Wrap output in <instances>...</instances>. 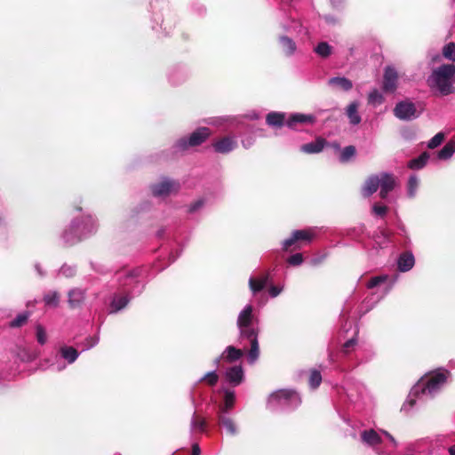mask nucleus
<instances>
[{"label":"nucleus","mask_w":455,"mask_h":455,"mask_svg":"<svg viewBox=\"0 0 455 455\" xmlns=\"http://www.w3.org/2000/svg\"><path fill=\"white\" fill-rule=\"evenodd\" d=\"M236 325L239 330L241 342L248 341L251 348L247 359L250 364H253L259 356L258 336L259 333V319L253 313V307L247 304L238 314Z\"/></svg>","instance_id":"f257e3e1"},{"label":"nucleus","mask_w":455,"mask_h":455,"mask_svg":"<svg viewBox=\"0 0 455 455\" xmlns=\"http://www.w3.org/2000/svg\"><path fill=\"white\" fill-rule=\"evenodd\" d=\"M449 376L450 371L448 370L440 369L423 377L412 387L403 409L407 410V406L412 407L416 403L414 396L421 400L424 397L431 398L435 396L444 386Z\"/></svg>","instance_id":"f03ea898"},{"label":"nucleus","mask_w":455,"mask_h":455,"mask_svg":"<svg viewBox=\"0 0 455 455\" xmlns=\"http://www.w3.org/2000/svg\"><path fill=\"white\" fill-rule=\"evenodd\" d=\"M97 229V220L90 214L83 215L72 220L62 238L65 243L73 244L96 233Z\"/></svg>","instance_id":"7ed1b4c3"},{"label":"nucleus","mask_w":455,"mask_h":455,"mask_svg":"<svg viewBox=\"0 0 455 455\" xmlns=\"http://www.w3.org/2000/svg\"><path fill=\"white\" fill-rule=\"evenodd\" d=\"M455 66L445 64L435 68L427 78L428 86L441 95H449L454 92L453 83Z\"/></svg>","instance_id":"20e7f679"},{"label":"nucleus","mask_w":455,"mask_h":455,"mask_svg":"<svg viewBox=\"0 0 455 455\" xmlns=\"http://www.w3.org/2000/svg\"><path fill=\"white\" fill-rule=\"evenodd\" d=\"M140 268L122 269L116 273V280L121 291L132 295L140 294L144 289V283L140 280Z\"/></svg>","instance_id":"39448f33"},{"label":"nucleus","mask_w":455,"mask_h":455,"mask_svg":"<svg viewBox=\"0 0 455 455\" xmlns=\"http://www.w3.org/2000/svg\"><path fill=\"white\" fill-rule=\"evenodd\" d=\"M301 403L299 395L291 389L273 392L267 399V406L273 411L293 410Z\"/></svg>","instance_id":"423d86ee"},{"label":"nucleus","mask_w":455,"mask_h":455,"mask_svg":"<svg viewBox=\"0 0 455 455\" xmlns=\"http://www.w3.org/2000/svg\"><path fill=\"white\" fill-rule=\"evenodd\" d=\"M360 435L362 442L367 446L371 447L379 455H389L391 452V451L381 449L380 445L383 443L382 435L388 439L392 450L396 449L398 446V443L394 436L385 430L365 429L361 432Z\"/></svg>","instance_id":"0eeeda50"},{"label":"nucleus","mask_w":455,"mask_h":455,"mask_svg":"<svg viewBox=\"0 0 455 455\" xmlns=\"http://www.w3.org/2000/svg\"><path fill=\"white\" fill-rule=\"evenodd\" d=\"M211 134L209 128L201 127L193 132L189 137L180 139L174 145L176 151L187 150L190 147L201 145Z\"/></svg>","instance_id":"6e6552de"},{"label":"nucleus","mask_w":455,"mask_h":455,"mask_svg":"<svg viewBox=\"0 0 455 455\" xmlns=\"http://www.w3.org/2000/svg\"><path fill=\"white\" fill-rule=\"evenodd\" d=\"M180 186L176 181L164 178L159 182L152 185L151 190L155 196L165 197L177 192Z\"/></svg>","instance_id":"1a4fd4ad"},{"label":"nucleus","mask_w":455,"mask_h":455,"mask_svg":"<svg viewBox=\"0 0 455 455\" xmlns=\"http://www.w3.org/2000/svg\"><path fill=\"white\" fill-rule=\"evenodd\" d=\"M316 235L315 228H309L305 230H295L291 235L283 242V249L287 251L291 245H294L299 241L310 242Z\"/></svg>","instance_id":"9d476101"},{"label":"nucleus","mask_w":455,"mask_h":455,"mask_svg":"<svg viewBox=\"0 0 455 455\" xmlns=\"http://www.w3.org/2000/svg\"><path fill=\"white\" fill-rule=\"evenodd\" d=\"M394 114L400 120H411L417 116L414 103L408 100L397 103L394 108Z\"/></svg>","instance_id":"9b49d317"},{"label":"nucleus","mask_w":455,"mask_h":455,"mask_svg":"<svg viewBox=\"0 0 455 455\" xmlns=\"http://www.w3.org/2000/svg\"><path fill=\"white\" fill-rule=\"evenodd\" d=\"M397 280V276L390 277L387 275H380L371 277L367 283L368 289H373L384 285V295L387 294Z\"/></svg>","instance_id":"f8f14e48"},{"label":"nucleus","mask_w":455,"mask_h":455,"mask_svg":"<svg viewBox=\"0 0 455 455\" xmlns=\"http://www.w3.org/2000/svg\"><path fill=\"white\" fill-rule=\"evenodd\" d=\"M133 296L124 291L114 293L110 302V313L115 314L124 309Z\"/></svg>","instance_id":"ddd939ff"},{"label":"nucleus","mask_w":455,"mask_h":455,"mask_svg":"<svg viewBox=\"0 0 455 455\" xmlns=\"http://www.w3.org/2000/svg\"><path fill=\"white\" fill-rule=\"evenodd\" d=\"M243 355V350L236 348L234 346H228L220 355L214 360V363L217 367L220 366V361L227 363H235L242 358Z\"/></svg>","instance_id":"4468645a"},{"label":"nucleus","mask_w":455,"mask_h":455,"mask_svg":"<svg viewBox=\"0 0 455 455\" xmlns=\"http://www.w3.org/2000/svg\"><path fill=\"white\" fill-rule=\"evenodd\" d=\"M398 74L395 68L387 66L383 76V90L394 92L397 87Z\"/></svg>","instance_id":"2eb2a0df"},{"label":"nucleus","mask_w":455,"mask_h":455,"mask_svg":"<svg viewBox=\"0 0 455 455\" xmlns=\"http://www.w3.org/2000/svg\"><path fill=\"white\" fill-rule=\"evenodd\" d=\"M316 120L315 116L311 114L294 113L286 120L285 124L291 129H296L298 124H314Z\"/></svg>","instance_id":"dca6fc26"},{"label":"nucleus","mask_w":455,"mask_h":455,"mask_svg":"<svg viewBox=\"0 0 455 455\" xmlns=\"http://www.w3.org/2000/svg\"><path fill=\"white\" fill-rule=\"evenodd\" d=\"M226 381L233 387L239 386L244 379V373L241 365L229 367L225 371Z\"/></svg>","instance_id":"f3484780"},{"label":"nucleus","mask_w":455,"mask_h":455,"mask_svg":"<svg viewBox=\"0 0 455 455\" xmlns=\"http://www.w3.org/2000/svg\"><path fill=\"white\" fill-rule=\"evenodd\" d=\"M237 146V142L235 137H224L219 140H216L212 147L215 152L220 154H228L233 151Z\"/></svg>","instance_id":"a211bd4d"},{"label":"nucleus","mask_w":455,"mask_h":455,"mask_svg":"<svg viewBox=\"0 0 455 455\" xmlns=\"http://www.w3.org/2000/svg\"><path fill=\"white\" fill-rule=\"evenodd\" d=\"M379 187L380 192L379 196L381 198H386L390 191H392L395 187V177L387 172H382L379 174Z\"/></svg>","instance_id":"6ab92c4d"},{"label":"nucleus","mask_w":455,"mask_h":455,"mask_svg":"<svg viewBox=\"0 0 455 455\" xmlns=\"http://www.w3.org/2000/svg\"><path fill=\"white\" fill-rule=\"evenodd\" d=\"M222 391L224 393V401L219 405L217 414H228L229 411L235 406V391L228 388H222Z\"/></svg>","instance_id":"aec40b11"},{"label":"nucleus","mask_w":455,"mask_h":455,"mask_svg":"<svg viewBox=\"0 0 455 455\" xmlns=\"http://www.w3.org/2000/svg\"><path fill=\"white\" fill-rule=\"evenodd\" d=\"M415 264V259L411 251L403 252L397 259V267L399 271L407 272L411 270Z\"/></svg>","instance_id":"412c9836"},{"label":"nucleus","mask_w":455,"mask_h":455,"mask_svg":"<svg viewBox=\"0 0 455 455\" xmlns=\"http://www.w3.org/2000/svg\"><path fill=\"white\" fill-rule=\"evenodd\" d=\"M68 305L75 308L80 307L85 299V291L79 288H74L68 291Z\"/></svg>","instance_id":"4be33fe9"},{"label":"nucleus","mask_w":455,"mask_h":455,"mask_svg":"<svg viewBox=\"0 0 455 455\" xmlns=\"http://www.w3.org/2000/svg\"><path fill=\"white\" fill-rule=\"evenodd\" d=\"M379 175H371L370 176L363 188H362V194L364 197H369L370 196H371L373 193H375L379 187Z\"/></svg>","instance_id":"5701e85b"},{"label":"nucleus","mask_w":455,"mask_h":455,"mask_svg":"<svg viewBox=\"0 0 455 455\" xmlns=\"http://www.w3.org/2000/svg\"><path fill=\"white\" fill-rule=\"evenodd\" d=\"M219 424L226 428L227 432L231 435L237 434V427L234 419L228 414H217Z\"/></svg>","instance_id":"b1692460"},{"label":"nucleus","mask_w":455,"mask_h":455,"mask_svg":"<svg viewBox=\"0 0 455 455\" xmlns=\"http://www.w3.org/2000/svg\"><path fill=\"white\" fill-rule=\"evenodd\" d=\"M325 144L324 139L318 138L315 141L302 145L300 150L306 154H317L323 149Z\"/></svg>","instance_id":"393cba45"},{"label":"nucleus","mask_w":455,"mask_h":455,"mask_svg":"<svg viewBox=\"0 0 455 455\" xmlns=\"http://www.w3.org/2000/svg\"><path fill=\"white\" fill-rule=\"evenodd\" d=\"M269 276L268 275H264L259 278L250 277L249 278V287L253 294H256L262 291L268 283Z\"/></svg>","instance_id":"a878e982"},{"label":"nucleus","mask_w":455,"mask_h":455,"mask_svg":"<svg viewBox=\"0 0 455 455\" xmlns=\"http://www.w3.org/2000/svg\"><path fill=\"white\" fill-rule=\"evenodd\" d=\"M328 84L333 88L340 89L345 92L350 91L353 87V84L349 79L340 76L330 78Z\"/></svg>","instance_id":"bb28decb"},{"label":"nucleus","mask_w":455,"mask_h":455,"mask_svg":"<svg viewBox=\"0 0 455 455\" xmlns=\"http://www.w3.org/2000/svg\"><path fill=\"white\" fill-rule=\"evenodd\" d=\"M279 44L283 52L286 56H292L297 50L295 42L286 36H282L279 37Z\"/></svg>","instance_id":"cd10ccee"},{"label":"nucleus","mask_w":455,"mask_h":455,"mask_svg":"<svg viewBox=\"0 0 455 455\" xmlns=\"http://www.w3.org/2000/svg\"><path fill=\"white\" fill-rule=\"evenodd\" d=\"M359 104L356 101L351 102L346 109V114L349 119V123L357 125L361 123V116L358 113Z\"/></svg>","instance_id":"c85d7f7f"},{"label":"nucleus","mask_w":455,"mask_h":455,"mask_svg":"<svg viewBox=\"0 0 455 455\" xmlns=\"http://www.w3.org/2000/svg\"><path fill=\"white\" fill-rule=\"evenodd\" d=\"M266 121L269 126L281 127L286 122L285 114L280 112H271L267 114Z\"/></svg>","instance_id":"c756f323"},{"label":"nucleus","mask_w":455,"mask_h":455,"mask_svg":"<svg viewBox=\"0 0 455 455\" xmlns=\"http://www.w3.org/2000/svg\"><path fill=\"white\" fill-rule=\"evenodd\" d=\"M60 355L68 363H73L77 359L79 353L72 347H62L60 349Z\"/></svg>","instance_id":"7c9ffc66"},{"label":"nucleus","mask_w":455,"mask_h":455,"mask_svg":"<svg viewBox=\"0 0 455 455\" xmlns=\"http://www.w3.org/2000/svg\"><path fill=\"white\" fill-rule=\"evenodd\" d=\"M283 28L287 32H295L297 34H307V29L301 25V23L299 20H291L290 23H283L282 24Z\"/></svg>","instance_id":"2f4dec72"},{"label":"nucleus","mask_w":455,"mask_h":455,"mask_svg":"<svg viewBox=\"0 0 455 455\" xmlns=\"http://www.w3.org/2000/svg\"><path fill=\"white\" fill-rule=\"evenodd\" d=\"M428 157L427 153H423L419 157L411 159L408 163V167L416 170L421 169L427 164Z\"/></svg>","instance_id":"473e14b6"},{"label":"nucleus","mask_w":455,"mask_h":455,"mask_svg":"<svg viewBox=\"0 0 455 455\" xmlns=\"http://www.w3.org/2000/svg\"><path fill=\"white\" fill-rule=\"evenodd\" d=\"M205 426L206 422L204 419L200 418L196 416V413H194L190 423L191 431L204 432L205 429Z\"/></svg>","instance_id":"72a5a7b5"},{"label":"nucleus","mask_w":455,"mask_h":455,"mask_svg":"<svg viewBox=\"0 0 455 455\" xmlns=\"http://www.w3.org/2000/svg\"><path fill=\"white\" fill-rule=\"evenodd\" d=\"M44 301L46 306L56 307L60 302V294L56 291H49L44 296Z\"/></svg>","instance_id":"f704fd0d"},{"label":"nucleus","mask_w":455,"mask_h":455,"mask_svg":"<svg viewBox=\"0 0 455 455\" xmlns=\"http://www.w3.org/2000/svg\"><path fill=\"white\" fill-rule=\"evenodd\" d=\"M331 46L326 42L319 43L315 48V52L322 58L329 57L331 54Z\"/></svg>","instance_id":"c9c22d12"},{"label":"nucleus","mask_w":455,"mask_h":455,"mask_svg":"<svg viewBox=\"0 0 455 455\" xmlns=\"http://www.w3.org/2000/svg\"><path fill=\"white\" fill-rule=\"evenodd\" d=\"M419 179L416 175H411L407 184V194L409 197H414L419 188Z\"/></svg>","instance_id":"e433bc0d"},{"label":"nucleus","mask_w":455,"mask_h":455,"mask_svg":"<svg viewBox=\"0 0 455 455\" xmlns=\"http://www.w3.org/2000/svg\"><path fill=\"white\" fill-rule=\"evenodd\" d=\"M356 154V149L354 146H347L345 147L339 155V161L341 163H347L350 159H352Z\"/></svg>","instance_id":"4c0bfd02"},{"label":"nucleus","mask_w":455,"mask_h":455,"mask_svg":"<svg viewBox=\"0 0 455 455\" xmlns=\"http://www.w3.org/2000/svg\"><path fill=\"white\" fill-rule=\"evenodd\" d=\"M384 101L383 95L377 89H373L369 92L368 102L369 104L377 106L382 104Z\"/></svg>","instance_id":"58836bf2"},{"label":"nucleus","mask_w":455,"mask_h":455,"mask_svg":"<svg viewBox=\"0 0 455 455\" xmlns=\"http://www.w3.org/2000/svg\"><path fill=\"white\" fill-rule=\"evenodd\" d=\"M454 152L455 148L453 145L448 143L438 152V158L442 160L449 159Z\"/></svg>","instance_id":"ea45409f"},{"label":"nucleus","mask_w":455,"mask_h":455,"mask_svg":"<svg viewBox=\"0 0 455 455\" xmlns=\"http://www.w3.org/2000/svg\"><path fill=\"white\" fill-rule=\"evenodd\" d=\"M443 56L449 60L455 61V44L454 43H449L443 46Z\"/></svg>","instance_id":"a19ab883"},{"label":"nucleus","mask_w":455,"mask_h":455,"mask_svg":"<svg viewBox=\"0 0 455 455\" xmlns=\"http://www.w3.org/2000/svg\"><path fill=\"white\" fill-rule=\"evenodd\" d=\"M76 269L75 266L64 264L58 272L59 276L72 277L76 275Z\"/></svg>","instance_id":"79ce46f5"},{"label":"nucleus","mask_w":455,"mask_h":455,"mask_svg":"<svg viewBox=\"0 0 455 455\" xmlns=\"http://www.w3.org/2000/svg\"><path fill=\"white\" fill-rule=\"evenodd\" d=\"M36 340L40 345H44L47 341V334L45 329L41 325L36 326Z\"/></svg>","instance_id":"37998d69"},{"label":"nucleus","mask_w":455,"mask_h":455,"mask_svg":"<svg viewBox=\"0 0 455 455\" xmlns=\"http://www.w3.org/2000/svg\"><path fill=\"white\" fill-rule=\"evenodd\" d=\"M322 381L321 373L318 371H312L309 377V385L312 388L319 387Z\"/></svg>","instance_id":"c03bdc74"},{"label":"nucleus","mask_w":455,"mask_h":455,"mask_svg":"<svg viewBox=\"0 0 455 455\" xmlns=\"http://www.w3.org/2000/svg\"><path fill=\"white\" fill-rule=\"evenodd\" d=\"M219 380V376L216 373V371H212L207 372L200 381H206L210 386H214L217 384Z\"/></svg>","instance_id":"a18cd8bd"},{"label":"nucleus","mask_w":455,"mask_h":455,"mask_svg":"<svg viewBox=\"0 0 455 455\" xmlns=\"http://www.w3.org/2000/svg\"><path fill=\"white\" fill-rule=\"evenodd\" d=\"M28 318V314H27V313L20 314L11 322L10 325L12 327H20L27 322Z\"/></svg>","instance_id":"49530a36"},{"label":"nucleus","mask_w":455,"mask_h":455,"mask_svg":"<svg viewBox=\"0 0 455 455\" xmlns=\"http://www.w3.org/2000/svg\"><path fill=\"white\" fill-rule=\"evenodd\" d=\"M444 136L442 132H438L435 134L428 142L427 146L429 148H435L442 144L443 141Z\"/></svg>","instance_id":"de8ad7c7"},{"label":"nucleus","mask_w":455,"mask_h":455,"mask_svg":"<svg viewBox=\"0 0 455 455\" xmlns=\"http://www.w3.org/2000/svg\"><path fill=\"white\" fill-rule=\"evenodd\" d=\"M303 262V256L301 253H295L288 259V263L292 266H299Z\"/></svg>","instance_id":"09e8293b"},{"label":"nucleus","mask_w":455,"mask_h":455,"mask_svg":"<svg viewBox=\"0 0 455 455\" xmlns=\"http://www.w3.org/2000/svg\"><path fill=\"white\" fill-rule=\"evenodd\" d=\"M356 345V339L352 338V339H349L347 341L345 342V344L343 345V347H342V352L344 354H348L350 353L354 347H355Z\"/></svg>","instance_id":"8fccbe9b"},{"label":"nucleus","mask_w":455,"mask_h":455,"mask_svg":"<svg viewBox=\"0 0 455 455\" xmlns=\"http://www.w3.org/2000/svg\"><path fill=\"white\" fill-rule=\"evenodd\" d=\"M379 232L380 234L379 238H382L383 241H377V243H379V245H383V244H385L386 243H387L389 241V237L391 235V233L388 230H386L384 228L379 229Z\"/></svg>","instance_id":"3c124183"},{"label":"nucleus","mask_w":455,"mask_h":455,"mask_svg":"<svg viewBox=\"0 0 455 455\" xmlns=\"http://www.w3.org/2000/svg\"><path fill=\"white\" fill-rule=\"evenodd\" d=\"M204 205V201L203 199H198L189 205L188 212L191 213L196 212L198 210H200Z\"/></svg>","instance_id":"603ef678"},{"label":"nucleus","mask_w":455,"mask_h":455,"mask_svg":"<svg viewBox=\"0 0 455 455\" xmlns=\"http://www.w3.org/2000/svg\"><path fill=\"white\" fill-rule=\"evenodd\" d=\"M372 211L376 215L384 216L387 212V207L385 205L374 204Z\"/></svg>","instance_id":"864d4df0"},{"label":"nucleus","mask_w":455,"mask_h":455,"mask_svg":"<svg viewBox=\"0 0 455 455\" xmlns=\"http://www.w3.org/2000/svg\"><path fill=\"white\" fill-rule=\"evenodd\" d=\"M283 290V286L272 285L268 289V293L271 298H276Z\"/></svg>","instance_id":"5fc2aeb1"},{"label":"nucleus","mask_w":455,"mask_h":455,"mask_svg":"<svg viewBox=\"0 0 455 455\" xmlns=\"http://www.w3.org/2000/svg\"><path fill=\"white\" fill-rule=\"evenodd\" d=\"M254 143V140L251 137L246 138L242 140V145L244 148H250Z\"/></svg>","instance_id":"6e6d98bb"},{"label":"nucleus","mask_w":455,"mask_h":455,"mask_svg":"<svg viewBox=\"0 0 455 455\" xmlns=\"http://www.w3.org/2000/svg\"><path fill=\"white\" fill-rule=\"evenodd\" d=\"M331 4L335 9H341L344 6L345 0H330Z\"/></svg>","instance_id":"4d7b16f0"},{"label":"nucleus","mask_w":455,"mask_h":455,"mask_svg":"<svg viewBox=\"0 0 455 455\" xmlns=\"http://www.w3.org/2000/svg\"><path fill=\"white\" fill-rule=\"evenodd\" d=\"M323 20H325L326 23H328L330 25H334V24L338 23V19L331 15L323 16Z\"/></svg>","instance_id":"13d9d810"},{"label":"nucleus","mask_w":455,"mask_h":455,"mask_svg":"<svg viewBox=\"0 0 455 455\" xmlns=\"http://www.w3.org/2000/svg\"><path fill=\"white\" fill-rule=\"evenodd\" d=\"M87 341H88V346L86 347L85 349L93 347L98 343L99 339L97 338H90L89 339H87Z\"/></svg>","instance_id":"bf43d9fd"},{"label":"nucleus","mask_w":455,"mask_h":455,"mask_svg":"<svg viewBox=\"0 0 455 455\" xmlns=\"http://www.w3.org/2000/svg\"><path fill=\"white\" fill-rule=\"evenodd\" d=\"M200 454H201V451H200L199 445L196 443L193 444L191 455H200Z\"/></svg>","instance_id":"052dcab7"},{"label":"nucleus","mask_w":455,"mask_h":455,"mask_svg":"<svg viewBox=\"0 0 455 455\" xmlns=\"http://www.w3.org/2000/svg\"><path fill=\"white\" fill-rule=\"evenodd\" d=\"M324 259H325V256H322L320 258H314L311 259V264L313 266H316V265L320 264Z\"/></svg>","instance_id":"680f3d73"},{"label":"nucleus","mask_w":455,"mask_h":455,"mask_svg":"<svg viewBox=\"0 0 455 455\" xmlns=\"http://www.w3.org/2000/svg\"><path fill=\"white\" fill-rule=\"evenodd\" d=\"M35 268L36 270L37 271L38 275L40 276H44V273L43 272L42 268H41V266L39 264H36L35 265Z\"/></svg>","instance_id":"e2e57ef3"},{"label":"nucleus","mask_w":455,"mask_h":455,"mask_svg":"<svg viewBox=\"0 0 455 455\" xmlns=\"http://www.w3.org/2000/svg\"><path fill=\"white\" fill-rule=\"evenodd\" d=\"M331 148H333L335 150H339L340 149V147H339V144L337 143V142H333L331 144Z\"/></svg>","instance_id":"0e129e2a"},{"label":"nucleus","mask_w":455,"mask_h":455,"mask_svg":"<svg viewBox=\"0 0 455 455\" xmlns=\"http://www.w3.org/2000/svg\"><path fill=\"white\" fill-rule=\"evenodd\" d=\"M449 452L451 455H455V444L450 447Z\"/></svg>","instance_id":"69168bd1"},{"label":"nucleus","mask_w":455,"mask_h":455,"mask_svg":"<svg viewBox=\"0 0 455 455\" xmlns=\"http://www.w3.org/2000/svg\"><path fill=\"white\" fill-rule=\"evenodd\" d=\"M171 257H172V259H171V260H172V261H174L178 256H171Z\"/></svg>","instance_id":"338daca9"},{"label":"nucleus","mask_w":455,"mask_h":455,"mask_svg":"<svg viewBox=\"0 0 455 455\" xmlns=\"http://www.w3.org/2000/svg\"><path fill=\"white\" fill-rule=\"evenodd\" d=\"M64 368H65V366L63 365V366H61V367H58V370H59V371H60V370H62V369H64Z\"/></svg>","instance_id":"774afa93"}]
</instances>
